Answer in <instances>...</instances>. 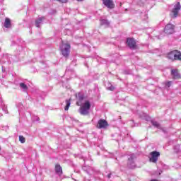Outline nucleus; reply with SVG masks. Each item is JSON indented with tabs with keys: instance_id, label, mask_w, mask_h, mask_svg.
I'll return each mask as SVG.
<instances>
[{
	"instance_id": "1",
	"label": "nucleus",
	"mask_w": 181,
	"mask_h": 181,
	"mask_svg": "<svg viewBox=\"0 0 181 181\" xmlns=\"http://www.w3.org/2000/svg\"><path fill=\"white\" fill-rule=\"evenodd\" d=\"M167 58L169 60H172V62H175V60H180L181 62V52L177 49L171 51L167 54Z\"/></svg>"
},
{
	"instance_id": "2",
	"label": "nucleus",
	"mask_w": 181,
	"mask_h": 181,
	"mask_svg": "<svg viewBox=\"0 0 181 181\" xmlns=\"http://www.w3.org/2000/svg\"><path fill=\"white\" fill-rule=\"evenodd\" d=\"M91 108V103L88 100H86L85 103L81 106L79 112L81 115H88V111Z\"/></svg>"
},
{
	"instance_id": "3",
	"label": "nucleus",
	"mask_w": 181,
	"mask_h": 181,
	"mask_svg": "<svg viewBox=\"0 0 181 181\" xmlns=\"http://www.w3.org/2000/svg\"><path fill=\"white\" fill-rule=\"evenodd\" d=\"M151 157L149 158V162H152V163H156L158 162V159H159V156H160V153L158 151H152L150 153Z\"/></svg>"
},
{
	"instance_id": "4",
	"label": "nucleus",
	"mask_w": 181,
	"mask_h": 181,
	"mask_svg": "<svg viewBox=\"0 0 181 181\" xmlns=\"http://www.w3.org/2000/svg\"><path fill=\"white\" fill-rule=\"evenodd\" d=\"M59 49L61 50L62 54L64 56V57H67L69 56V43H63L59 47Z\"/></svg>"
},
{
	"instance_id": "5",
	"label": "nucleus",
	"mask_w": 181,
	"mask_h": 181,
	"mask_svg": "<svg viewBox=\"0 0 181 181\" xmlns=\"http://www.w3.org/2000/svg\"><path fill=\"white\" fill-rule=\"evenodd\" d=\"M181 9L180 2H177L174 8L172 10L171 18L175 19V18H177L179 15V11Z\"/></svg>"
},
{
	"instance_id": "6",
	"label": "nucleus",
	"mask_w": 181,
	"mask_h": 181,
	"mask_svg": "<svg viewBox=\"0 0 181 181\" xmlns=\"http://www.w3.org/2000/svg\"><path fill=\"white\" fill-rule=\"evenodd\" d=\"M165 35H173L175 33V25L168 23L164 28Z\"/></svg>"
},
{
	"instance_id": "7",
	"label": "nucleus",
	"mask_w": 181,
	"mask_h": 181,
	"mask_svg": "<svg viewBox=\"0 0 181 181\" xmlns=\"http://www.w3.org/2000/svg\"><path fill=\"white\" fill-rule=\"evenodd\" d=\"M127 45L129 49H132V50L136 49V41H135V39L134 38L128 37L127 39Z\"/></svg>"
},
{
	"instance_id": "8",
	"label": "nucleus",
	"mask_w": 181,
	"mask_h": 181,
	"mask_svg": "<svg viewBox=\"0 0 181 181\" xmlns=\"http://www.w3.org/2000/svg\"><path fill=\"white\" fill-rule=\"evenodd\" d=\"M103 4L109 9H114L115 8V4H114L112 0H103Z\"/></svg>"
},
{
	"instance_id": "9",
	"label": "nucleus",
	"mask_w": 181,
	"mask_h": 181,
	"mask_svg": "<svg viewBox=\"0 0 181 181\" xmlns=\"http://www.w3.org/2000/svg\"><path fill=\"white\" fill-rule=\"evenodd\" d=\"M171 76L173 80H180L181 75L177 69H171Z\"/></svg>"
},
{
	"instance_id": "10",
	"label": "nucleus",
	"mask_w": 181,
	"mask_h": 181,
	"mask_svg": "<svg viewBox=\"0 0 181 181\" xmlns=\"http://www.w3.org/2000/svg\"><path fill=\"white\" fill-rule=\"evenodd\" d=\"M97 127L99 128V129L107 128V127H108V122L105 119H100L98 122Z\"/></svg>"
},
{
	"instance_id": "11",
	"label": "nucleus",
	"mask_w": 181,
	"mask_h": 181,
	"mask_svg": "<svg viewBox=\"0 0 181 181\" xmlns=\"http://www.w3.org/2000/svg\"><path fill=\"white\" fill-rule=\"evenodd\" d=\"M46 18L45 16L38 17L35 19V26L36 28H40L41 25H43V22H45Z\"/></svg>"
},
{
	"instance_id": "12",
	"label": "nucleus",
	"mask_w": 181,
	"mask_h": 181,
	"mask_svg": "<svg viewBox=\"0 0 181 181\" xmlns=\"http://www.w3.org/2000/svg\"><path fill=\"white\" fill-rule=\"evenodd\" d=\"M54 170L56 175H57L58 176L60 177L62 176V175H63V169L60 166V164H56Z\"/></svg>"
},
{
	"instance_id": "13",
	"label": "nucleus",
	"mask_w": 181,
	"mask_h": 181,
	"mask_svg": "<svg viewBox=\"0 0 181 181\" xmlns=\"http://www.w3.org/2000/svg\"><path fill=\"white\" fill-rule=\"evenodd\" d=\"M4 28H6V29L11 28V19L6 18L5 19L4 22Z\"/></svg>"
},
{
	"instance_id": "14",
	"label": "nucleus",
	"mask_w": 181,
	"mask_h": 181,
	"mask_svg": "<svg viewBox=\"0 0 181 181\" xmlns=\"http://www.w3.org/2000/svg\"><path fill=\"white\" fill-rule=\"evenodd\" d=\"M16 107L18 108L19 114H21V112H22V110H23V105L21 103H18L16 104Z\"/></svg>"
},
{
	"instance_id": "15",
	"label": "nucleus",
	"mask_w": 181,
	"mask_h": 181,
	"mask_svg": "<svg viewBox=\"0 0 181 181\" xmlns=\"http://www.w3.org/2000/svg\"><path fill=\"white\" fill-rule=\"evenodd\" d=\"M0 107H1V110L5 114H8V107L4 104V102H2V104H0Z\"/></svg>"
},
{
	"instance_id": "16",
	"label": "nucleus",
	"mask_w": 181,
	"mask_h": 181,
	"mask_svg": "<svg viewBox=\"0 0 181 181\" xmlns=\"http://www.w3.org/2000/svg\"><path fill=\"white\" fill-rule=\"evenodd\" d=\"M20 88L23 91H28V86L25 83H20Z\"/></svg>"
},
{
	"instance_id": "17",
	"label": "nucleus",
	"mask_w": 181,
	"mask_h": 181,
	"mask_svg": "<svg viewBox=\"0 0 181 181\" xmlns=\"http://www.w3.org/2000/svg\"><path fill=\"white\" fill-rule=\"evenodd\" d=\"M62 105H65L64 110L65 111H68L69 110V99H66L65 102H63L62 103Z\"/></svg>"
},
{
	"instance_id": "18",
	"label": "nucleus",
	"mask_w": 181,
	"mask_h": 181,
	"mask_svg": "<svg viewBox=\"0 0 181 181\" xmlns=\"http://www.w3.org/2000/svg\"><path fill=\"white\" fill-rule=\"evenodd\" d=\"M107 88V90H110V91H114L115 90V86L109 83Z\"/></svg>"
},
{
	"instance_id": "19",
	"label": "nucleus",
	"mask_w": 181,
	"mask_h": 181,
	"mask_svg": "<svg viewBox=\"0 0 181 181\" xmlns=\"http://www.w3.org/2000/svg\"><path fill=\"white\" fill-rule=\"evenodd\" d=\"M19 141L21 144H25V142H26V139L23 136H19Z\"/></svg>"
},
{
	"instance_id": "20",
	"label": "nucleus",
	"mask_w": 181,
	"mask_h": 181,
	"mask_svg": "<svg viewBox=\"0 0 181 181\" xmlns=\"http://www.w3.org/2000/svg\"><path fill=\"white\" fill-rule=\"evenodd\" d=\"M31 118H32V119H33V122H39L40 121V118H39V117H37V116H31Z\"/></svg>"
},
{
	"instance_id": "21",
	"label": "nucleus",
	"mask_w": 181,
	"mask_h": 181,
	"mask_svg": "<svg viewBox=\"0 0 181 181\" xmlns=\"http://www.w3.org/2000/svg\"><path fill=\"white\" fill-rule=\"evenodd\" d=\"M108 21L107 20H100V25H109Z\"/></svg>"
},
{
	"instance_id": "22",
	"label": "nucleus",
	"mask_w": 181,
	"mask_h": 181,
	"mask_svg": "<svg viewBox=\"0 0 181 181\" xmlns=\"http://www.w3.org/2000/svg\"><path fill=\"white\" fill-rule=\"evenodd\" d=\"M152 124L153 125V127H156V128H159L160 124L159 123H158V122H152Z\"/></svg>"
},
{
	"instance_id": "23",
	"label": "nucleus",
	"mask_w": 181,
	"mask_h": 181,
	"mask_svg": "<svg viewBox=\"0 0 181 181\" xmlns=\"http://www.w3.org/2000/svg\"><path fill=\"white\" fill-rule=\"evenodd\" d=\"M165 86L167 87H170V86H172V81H168L165 83Z\"/></svg>"
},
{
	"instance_id": "24",
	"label": "nucleus",
	"mask_w": 181,
	"mask_h": 181,
	"mask_svg": "<svg viewBox=\"0 0 181 181\" xmlns=\"http://www.w3.org/2000/svg\"><path fill=\"white\" fill-rule=\"evenodd\" d=\"M58 2H60L61 4H66L67 2V0H57Z\"/></svg>"
},
{
	"instance_id": "25",
	"label": "nucleus",
	"mask_w": 181,
	"mask_h": 181,
	"mask_svg": "<svg viewBox=\"0 0 181 181\" xmlns=\"http://www.w3.org/2000/svg\"><path fill=\"white\" fill-rule=\"evenodd\" d=\"M16 45V42L15 41H11V46H15Z\"/></svg>"
},
{
	"instance_id": "26",
	"label": "nucleus",
	"mask_w": 181,
	"mask_h": 181,
	"mask_svg": "<svg viewBox=\"0 0 181 181\" xmlns=\"http://www.w3.org/2000/svg\"><path fill=\"white\" fill-rule=\"evenodd\" d=\"M62 86H63L64 87H67V86H66V83H64V81H62Z\"/></svg>"
},
{
	"instance_id": "27",
	"label": "nucleus",
	"mask_w": 181,
	"mask_h": 181,
	"mask_svg": "<svg viewBox=\"0 0 181 181\" xmlns=\"http://www.w3.org/2000/svg\"><path fill=\"white\" fill-rule=\"evenodd\" d=\"M84 99V98L83 97V96H81L80 98H79V101H82V100H83Z\"/></svg>"
},
{
	"instance_id": "28",
	"label": "nucleus",
	"mask_w": 181,
	"mask_h": 181,
	"mask_svg": "<svg viewBox=\"0 0 181 181\" xmlns=\"http://www.w3.org/2000/svg\"><path fill=\"white\" fill-rule=\"evenodd\" d=\"M107 177H108V179H110V178L111 177V174H109V175H107Z\"/></svg>"
},
{
	"instance_id": "29",
	"label": "nucleus",
	"mask_w": 181,
	"mask_h": 181,
	"mask_svg": "<svg viewBox=\"0 0 181 181\" xmlns=\"http://www.w3.org/2000/svg\"><path fill=\"white\" fill-rule=\"evenodd\" d=\"M62 118H63V119L64 120V119L66 118V115H63V116H62Z\"/></svg>"
},
{
	"instance_id": "30",
	"label": "nucleus",
	"mask_w": 181,
	"mask_h": 181,
	"mask_svg": "<svg viewBox=\"0 0 181 181\" xmlns=\"http://www.w3.org/2000/svg\"><path fill=\"white\" fill-rule=\"evenodd\" d=\"M76 105H80L78 102L76 103Z\"/></svg>"
},
{
	"instance_id": "31",
	"label": "nucleus",
	"mask_w": 181,
	"mask_h": 181,
	"mask_svg": "<svg viewBox=\"0 0 181 181\" xmlns=\"http://www.w3.org/2000/svg\"><path fill=\"white\" fill-rule=\"evenodd\" d=\"M151 181H158V180H151Z\"/></svg>"
},
{
	"instance_id": "32",
	"label": "nucleus",
	"mask_w": 181,
	"mask_h": 181,
	"mask_svg": "<svg viewBox=\"0 0 181 181\" xmlns=\"http://www.w3.org/2000/svg\"><path fill=\"white\" fill-rule=\"evenodd\" d=\"M78 2H81L82 1H83V0H77Z\"/></svg>"
},
{
	"instance_id": "33",
	"label": "nucleus",
	"mask_w": 181,
	"mask_h": 181,
	"mask_svg": "<svg viewBox=\"0 0 181 181\" xmlns=\"http://www.w3.org/2000/svg\"><path fill=\"white\" fill-rule=\"evenodd\" d=\"M7 62H8V63H11V61H10V60H8Z\"/></svg>"
},
{
	"instance_id": "34",
	"label": "nucleus",
	"mask_w": 181,
	"mask_h": 181,
	"mask_svg": "<svg viewBox=\"0 0 181 181\" xmlns=\"http://www.w3.org/2000/svg\"><path fill=\"white\" fill-rule=\"evenodd\" d=\"M2 71H4V66H2Z\"/></svg>"
},
{
	"instance_id": "35",
	"label": "nucleus",
	"mask_w": 181,
	"mask_h": 181,
	"mask_svg": "<svg viewBox=\"0 0 181 181\" xmlns=\"http://www.w3.org/2000/svg\"><path fill=\"white\" fill-rule=\"evenodd\" d=\"M66 83H67V80H66Z\"/></svg>"
},
{
	"instance_id": "36",
	"label": "nucleus",
	"mask_w": 181,
	"mask_h": 181,
	"mask_svg": "<svg viewBox=\"0 0 181 181\" xmlns=\"http://www.w3.org/2000/svg\"><path fill=\"white\" fill-rule=\"evenodd\" d=\"M69 105L70 106V103L69 104Z\"/></svg>"
}]
</instances>
